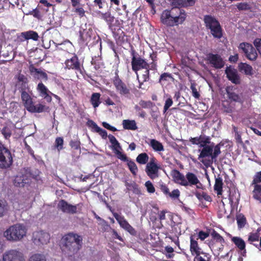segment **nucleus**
<instances>
[{
	"label": "nucleus",
	"instance_id": "obj_37",
	"mask_svg": "<svg viewBox=\"0 0 261 261\" xmlns=\"http://www.w3.org/2000/svg\"><path fill=\"white\" fill-rule=\"evenodd\" d=\"M253 187L252 197L261 203V184L250 185Z\"/></svg>",
	"mask_w": 261,
	"mask_h": 261
},
{
	"label": "nucleus",
	"instance_id": "obj_61",
	"mask_svg": "<svg viewBox=\"0 0 261 261\" xmlns=\"http://www.w3.org/2000/svg\"><path fill=\"white\" fill-rule=\"evenodd\" d=\"M145 186L147 188V191L149 193H153L155 192V188L152 183L148 180L145 184Z\"/></svg>",
	"mask_w": 261,
	"mask_h": 261
},
{
	"label": "nucleus",
	"instance_id": "obj_56",
	"mask_svg": "<svg viewBox=\"0 0 261 261\" xmlns=\"http://www.w3.org/2000/svg\"><path fill=\"white\" fill-rule=\"evenodd\" d=\"M237 7L239 11L250 10L251 8L250 5L246 2L238 3Z\"/></svg>",
	"mask_w": 261,
	"mask_h": 261
},
{
	"label": "nucleus",
	"instance_id": "obj_1",
	"mask_svg": "<svg viewBox=\"0 0 261 261\" xmlns=\"http://www.w3.org/2000/svg\"><path fill=\"white\" fill-rule=\"evenodd\" d=\"M223 145V143L220 142L216 145H214L213 142L210 144H201L202 148L198 149L200 152L198 155V159L206 167H208L215 162L217 158L221 153V147Z\"/></svg>",
	"mask_w": 261,
	"mask_h": 261
},
{
	"label": "nucleus",
	"instance_id": "obj_45",
	"mask_svg": "<svg viewBox=\"0 0 261 261\" xmlns=\"http://www.w3.org/2000/svg\"><path fill=\"white\" fill-rule=\"evenodd\" d=\"M149 159L148 155L145 152H143L139 154L137 156L136 162L139 164L145 165L148 163Z\"/></svg>",
	"mask_w": 261,
	"mask_h": 261
},
{
	"label": "nucleus",
	"instance_id": "obj_60",
	"mask_svg": "<svg viewBox=\"0 0 261 261\" xmlns=\"http://www.w3.org/2000/svg\"><path fill=\"white\" fill-rule=\"evenodd\" d=\"M94 5L97 7L99 9H102L106 4V0H94Z\"/></svg>",
	"mask_w": 261,
	"mask_h": 261
},
{
	"label": "nucleus",
	"instance_id": "obj_16",
	"mask_svg": "<svg viewBox=\"0 0 261 261\" xmlns=\"http://www.w3.org/2000/svg\"><path fill=\"white\" fill-rule=\"evenodd\" d=\"M207 63L215 69H221L224 66L225 62L219 54L209 53L206 55Z\"/></svg>",
	"mask_w": 261,
	"mask_h": 261
},
{
	"label": "nucleus",
	"instance_id": "obj_29",
	"mask_svg": "<svg viewBox=\"0 0 261 261\" xmlns=\"http://www.w3.org/2000/svg\"><path fill=\"white\" fill-rule=\"evenodd\" d=\"M189 141L192 145H197L201 147V144H210L211 138L209 136L205 135H201L199 137H191L189 139Z\"/></svg>",
	"mask_w": 261,
	"mask_h": 261
},
{
	"label": "nucleus",
	"instance_id": "obj_38",
	"mask_svg": "<svg viewBox=\"0 0 261 261\" xmlns=\"http://www.w3.org/2000/svg\"><path fill=\"white\" fill-rule=\"evenodd\" d=\"M261 234V227H258L254 232H251L249 233L248 241L252 244L253 242L258 241Z\"/></svg>",
	"mask_w": 261,
	"mask_h": 261
},
{
	"label": "nucleus",
	"instance_id": "obj_10",
	"mask_svg": "<svg viewBox=\"0 0 261 261\" xmlns=\"http://www.w3.org/2000/svg\"><path fill=\"white\" fill-rule=\"evenodd\" d=\"M13 163V158L10 150L4 145L0 144V169H6Z\"/></svg>",
	"mask_w": 261,
	"mask_h": 261
},
{
	"label": "nucleus",
	"instance_id": "obj_24",
	"mask_svg": "<svg viewBox=\"0 0 261 261\" xmlns=\"http://www.w3.org/2000/svg\"><path fill=\"white\" fill-rule=\"evenodd\" d=\"M160 189L166 197L175 199L178 198L180 196V191L178 189H174L171 192H170L169 189L165 184H160Z\"/></svg>",
	"mask_w": 261,
	"mask_h": 261
},
{
	"label": "nucleus",
	"instance_id": "obj_18",
	"mask_svg": "<svg viewBox=\"0 0 261 261\" xmlns=\"http://www.w3.org/2000/svg\"><path fill=\"white\" fill-rule=\"evenodd\" d=\"M113 215L121 227L129 232L131 235H136L137 231L135 229L129 224L124 216L119 215L117 213H113Z\"/></svg>",
	"mask_w": 261,
	"mask_h": 261
},
{
	"label": "nucleus",
	"instance_id": "obj_25",
	"mask_svg": "<svg viewBox=\"0 0 261 261\" xmlns=\"http://www.w3.org/2000/svg\"><path fill=\"white\" fill-rule=\"evenodd\" d=\"M36 89L40 96L43 97L47 102L51 101L52 98L50 94L53 93L42 82L38 84Z\"/></svg>",
	"mask_w": 261,
	"mask_h": 261
},
{
	"label": "nucleus",
	"instance_id": "obj_23",
	"mask_svg": "<svg viewBox=\"0 0 261 261\" xmlns=\"http://www.w3.org/2000/svg\"><path fill=\"white\" fill-rule=\"evenodd\" d=\"M194 237L195 234H191L190 237V251L191 255L193 256L201 254L202 253L204 252L199 246L197 241L195 240Z\"/></svg>",
	"mask_w": 261,
	"mask_h": 261
},
{
	"label": "nucleus",
	"instance_id": "obj_33",
	"mask_svg": "<svg viewBox=\"0 0 261 261\" xmlns=\"http://www.w3.org/2000/svg\"><path fill=\"white\" fill-rule=\"evenodd\" d=\"M172 5L175 8L188 7L193 6L195 0H171Z\"/></svg>",
	"mask_w": 261,
	"mask_h": 261
},
{
	"label": "nucleus",
	"instance_id": "obj_3",
	"mask_svg": "<svg viewBox=\"0 0 261 261\" xmlns=\"http://www.w3.org/2000/svg\"><path fill=\"white\" fill-rule=\"evenodd\" d=\"M62 240V250L69 256L76 254L82 248L83 237L77 233L69 232L63 237Z\"/></svg>",
	"mask_w": 261,
	"mask_h": 261
},
{
	"label": "nucleus",
	"instance_id": "obj_6",
	"mask_svg": "<svg viewBox=\"0 0 261 261\" xmlns=\"http://www.w3.org/2000/svg\"><path fill=\"white\" fill-rule=\"evenodd\" d=\"M203 21L207 29L214 38L221 39L223 36V29L219 21L211 15L204 16Z\"/></svg>",
	"mask_w": 261,
	"mask_h": 261
},
{
	"label": "nucleus",
	"instance_id": "obj_40",
	"mask_svg": "<svg viewBox=\"0 0 261 261\" xmlns=\"http://www.w3.org/2000/svg\"><path fill=\"white\" fill-rule=\"evenodd\" d=\"M101 94L99 93H93L91 95L90 101L93 107L95 109L97 108L101 103Z\"/></svg>",
	"mask_w": 261,
	"mask_h": 261
},
{
	"label": "nucleus",
	"instance_id": "obj_58",
	"mask_svg": "<svg viewBox=\"0 0 261 261\" xmlns=\"http://www.w3.org/2000/svg\"><path fill=\"white\" fill-rule=\"evenodd\" d=\"M196 86V84L195 83H192L191 84L190 88L192 90V96L194 98L198 99H199L200 95L199 92L197 91Z\"/></svg>",
	"mask_w": 261,
	"mask_h": 261
},
{
	"label": "nucleus",
	"instance_id": "obj_8",
	"mask_svg": "<svg viewBox=\"0 0 261 261\" xmlns=\"http://www.w3.org/2000/svg\"><path fill=\"white\" fill-rule=\"evenodd\" d=\"M112 83L115 88L116 91L121 96L129 98L131 95V88L128 85L126 84L119 77L118 74H116L113 79Z\"/></svg>",
	"mask_w": 261,
	"mask_h": 261
},
{
	"label": "nucleus",
	"instance_id": "obj_47",
	"mask_svg": "<svg viewBox=\"0 0 261 261\" xmlns=\"http://www.w3.org/2000/svg\"><path fill=\"white\" fill-rule=\"evenodd\" d=\"M229 100L224 101L222 103L223 110L226 113H232L234 110V107L232 106Z\"/></svg>",
	"mask_w": 261,
	"mask_h": 261
},
{
	"label": "nucleus",
	"instance_id": "obj_31",
	"mask_svg": "<svg viewBox=\"0 0 261 261\" xmlns=\"http://www.w3.org/2000/svg\"><path fill=\"white\" fill-rule=\"evenodd\" d=\"M231 241L241 251V255L243 256H246V250L245 249L246 244L245 241L242 238L238 237H232Z\"/></svg>",
	"mask_w": 261,
	"mask_h": 261
},
{
	"label": "nucleus",
	"instance_id": "obj_64",
	"mask_svg": "<svg viewBox=\"0 0 261 261\" xmlns=\"http://www.w3.org/2000/svg\"><path fill=\"white\" fill-rule=\"evenodd\" d=\"M210 236V233L208 232H204L202 230H200L199 231L198 233V239H200L201 241L204 240L206 238H207Z\"/></svg>",
	"mask_w": 261,
	"mask_h": 261
},
{
	"label": "nucleus",
	"instance_id": "obj_21",
	"mask_svg": "<svg viewBox=\"0 0 261 261\" xmlns=\"http://www.w3.org/2000/svg\"><path fill=\"white\" fill-rule=\"evenodd\" d=\"M108 138L112 144V149L116 155L117 158L119 159L124 155L125 154L121 151L122 150V147L116 138L112 135H109Z\"/></svg>",
	"mask_w": 261,
	"mask_h": 261
},
{
	"label": "nucleus",
	"instance_id": "obj_22",
	"mask_svg": "<svg viewBox=\"0 0 261 261\" xmlns=\"http://www.w3.org/2000/svg\"><path fill=\"white\" fill-rule=\"evenodd\" d=\"M18 89L19 91L28 90L30 91V87L28 85L29 80L28 77L23 74L18 73L17 76Z\"/></svg>",
	"mask_w": 261,
	"mask_h": 261
},
{
	"label": "nucleus",
	"instance_id": "obj_11",
	"mask_svg": "<svg viewBox=\"0 0 261 261\" xmlns=\"http://www.w3.org/2000/svg\"><path fill=\"white\" fill-rule=\"evenodd\" d=\"M83 206L82 203H78L76 205H72L68 203L66 200L61 199L58 204V208L64 213L74 214L81 211Z\"/></svg>",
	"mask_w": 261,
	"mask_h": 261
},
{
	"label": "nucleus",
	"instance_id": "obj_26",
	"mask_svg": "<svg viewBox=\"0 0 261 261\" xmlns=\"http://www.w3.org/2000/svg\"><path fill=\"white\" fill-rule=\"evenodd\" d=\"M29 71L31 74L35 78L38 80L41 79L46 81L48 80L47 73L40 69L36 68L33 65H31L29 67Z\"/></svg>",
	"mask_w": 261,
	"mask_h": 261
},
{
	"label": "nucleus",
	"instance_id": "obj_2",
	"mask_svg": "<svg viewBox=\"0 0 261 261\" xmlns=\"http://www.w3.org/2000/svg\"><path fill=\"white\" fill-rule=\"evenodd\" d=\"M187 14L180 8H172L164 10L161 16L162 23L167 27H173L182 24L186 20Z\"/></svg>",
	"mask_w": 261,
	"mask_h": 261
},
{
	"label": "nucleus",
	"instance_id": "obj_46",
	"mask_svg": "<svg viewBox=\"0 0 261 261\" xmlns=\"http://www.w3.org/2000/svg\"><path fill=\"white\" fill-rule=\"evenodd\" d=\"M212 255L208 253L204 252L201 254L194 256V261H211Z\"/></svg>",
	"mask_w": 261,
	"mask_h": 261
},
{
	"label": "nucleus",
	"instance_id": "obj_17",
	"mask_svg": "<svg viewBox=\"0 0 261 261\" xmlns=\"http://www.w3.org/2000/svg\"><path fill=\"white\" fill-rule=\"evenodd\" d=\"M239 48L242 50L248 59L251 61H254L256 59L257 53L251 44L247 42L241 43L239 46Z\"/></svg>",
	"mask_w": 261,
	"mask_h": 261
},
{
	"label": "nucleus",
	"instance_id": "obj_5",
	"mask_svg": "<svg viewBox=\"0 0 261 261\" xmlns=\"http://www.w3.org/2000/svg\"><path fill=\"white\" fill-rule=\"evenodd\" d=\"M27 229L22 224H16L10 226L4 232L7 240L17 242L21 240L26 236Z\"/></svg>",
	"mask_w": 261,
	"mask_h": 261
},
{
	"label": "nucleus",
	"instance_id": "obj_55",
	"mask_svg": "<svg viewBox=\"0 0 261 261\" xmlns=\"http://www.w3.org/2000/svg\"><path fill=\"white\" fill-rule=\"evenodd\" d=\"M69 145L74 150H78L81 151V142L79 140H71L69 142Z\"/></svg>",
	"mask_w": 261,
	"mask_h": 261
},
{
	"label": "nucleus",
	"instance_id": "obj_36",
	"mask_svg": "<svg viewBox=\"0 0 261 261\" xmlns=\"http://www.w3.org/2000/svg\"><path fill=\"white\" fill-rule=\"evenodd\" d=\"M238 68L240 72L244 73L246 75H252L253 74L252 66L247 63H240L238 65Z\"/></svg>",
	"mask_w": 261,
	"mask_h": 261
},
{
	"label": "nucleus",
	"instance_id": "obj_13",
	"mask_svg": "<svg viewBox=\"0 0 261 261\" xmlns=\"http://www.w3.org/2000/svg\"><path fill=\"white\" fill-rule=\"evenodd\" d=\"M236 89L233 86H227L226 89V92L228 100L230 102L238 103L242 105L244 102V98L242 93L236 92Z\"/></svg>",
	"mask_w": 261,
	"mask_h": 261
},
{
	"label": "nucleus",
	"instance_id": "obj_9",
	"mask_svg": "<svg viewBox=\"0 0 261 261\" xmlns=\"http://www.w3.org/2000/svg\"><path fill=\"white\" fill-rule=\"evenodd\" d=\"M212 239L208 241V245L212 249L217 252H221L224 248L225 240L215 229L211 233Z\"/></svg>",
	"mask_w": 261,
	"mask_h": 261
},
{
	"label": "nucleus",
	"instance_id": "obj_14",
	"mask_svg": "<svg viewBox=\"0 0 261 261\" xmlns=\"http://www.w3.org/2000/svg\"><path fill=\"white\" fill-rule=\"evenodd\" d=\"M65 65L66 69L73 70L82 73L83 65L81 64L78 57L75 54L70 59L65 60Z\"/></svg>",
	"mask_w": 261,
	"mask_h": 261
},
{
	"label": "nucleus",
	"instance_id": "obj_30",
	"mask_svg": "<svg viewBox=\"0 0 261 261\" xmlns=\"http://www.w3.org/2000/svg\"><path fill=\"white\" fill-rule=\"evenodd\" d=\"M93 33L92 29H81L79 31L80 42L81 43L88 42L91 40V35Z\"/></svg>",
	"mask_w": 261,
	"mask_h": 261
},
{
	"label": "nucleus",
	"instance_id": "obj_52",
	"mask_svg": "<svg viewBox=\"0 0 261 261\" xmlns=\"http://www.w3.org/2000/svg\"><path fill=\"white\" fill-rule=\"evenodd\" d=\"M261 184V170L256 172L253 176L251 185Z\"/></svg>",
	"mask_w": 261,
	"mask_h": 261
},
{
	"label": "nucleus",
	"instance_id": "obj_19",
	"mask_svg": "<svg viewBox=\"0 0 261 261\" xmlns=\"http://www.w3.org/2000/svg\"><path fill=\"white\" fill-rule=\"evenodd\" d=\"M50 240L49 233L43 231H35L33 234L32 240L33 242L38 245L40 244H46Z\"/></svg>",
	"mask_w": 261,
	"mask_h": 261
},
{
	"label": "nucleus",
	"instance_id": "obj_32",
	"mask_svg": "<svg viewBox=\"0 0 261 261\" xmlns=\"http://www.w3.org/2000/svg\"><path fill=\"white\" fill-rule=\"evenodd\" d=\"M170 175L175 183L184 186L185 179V176L184 174L178 170L173 169L171 171Z\"/></svg>",
	"mask_w": 261,
	"mask_h": 261
},
{
	"label": "nucleus",
	"instance_id": "obj_39",
	"mask_svg": "<svg viewBox=\"0 0 261 261\" xmlns=\"http://www.w3.org/2000/svg\"><path fill=\"white\" fill-rule=\"evenodd\" d=\"M149 145L155 151L159 152L164 150V147L162 143L155 139H150Z\"/></svg>",
	"mask_w": 261,
	"mask_h": 261
},
{
	"label": "nucleus",
	"instance_id": "obj_59",
	"mask_svg": "<svg viewBox=\"0 0 261 261\" xmlns=\"http://www.w3.org/2000/svg\"><path fill=\"white\" fill-rule=\"evenodd\" d=\"M173 100L171 98V96H170L165 101V105L163 109V112L165 113L167 110L169 109V108L172 105Z\"/></svg>",
	"mask_w": 261,
	"mask_h": 261
},
{
	"label": "nucleus",
	"instance_id": "obj_41",
	"mask_svg": "<svg viewBox=\"0 0 261 261\" xmlns=\"http://www.w3.org/2000/svg\"><path fill=\"white\" fill-rule=\"evenodd\" d=\"M123 127L125 129L136 130L137 129L136 121L134 120H124L122 121Z\"/></svg>",
	"mask_w": 261,
	"mask_h": 261
},
{
	"label": "nucleus",
	"instance_id": "obj_27",
	"mask_svg": "<svg viewBox=\"0 0 261 261\" xmlns=\"http://www.w3.org/2000/svg\"><path fill=\"white\" fill-rule=\"evenodd\" d=\"M225 72L226 77L229 81L235 84H239L240 83V78L236 69L227 67Z\"/></svg>",
	"mask_w": 261,
	"mask_h": 261
},
{
	"label": "nucleus",
	"instance_id": "obj_35",
	"mask_svg": "<svg viewBox=\"0 0 261 261\" xmlns=\"http://www.w3.org/2000/svg\"><path fill=\"white\" fill-rule=\"evenodd\" d=\"M48 109V107L45 105L39 103L34 105L33 103L29 108H27V110L31 113H42Z\"/></svg>",
	"mask_w": 261,
	"mask_h": 261
},
{
	"label": "nucleus",
	"instance_id": "obj_43",
	"mask_svg": "<svg viewBox=\"0 0 261 261\" xmlns=\"http://www.w3.org/2000/svg\"><path fill=\"white\" fill-rule=\"evenodd\" d=\"M21 36L23 37L25 40L32 39L34 41H37L39 38L38 33L33 31L22 32L21 33Z\"/></svg>",
	"mask_w": 261,
	"mask_h": 261
},
{
	"label": "nucleus",
	"instance_id": "obj_54",
	"mask_svg": "<svg viewBox=\"0 0 261 261\" xmlns=\"http://www.w3.org/2000/svg\"><path fill=\"white\" fill-rule=\"evenodd\" d=\"M174 79L171 73L164 72L162 73L159 79V83H161L162 81H169L170 80H173Z\"/></svg>",
	"mask_w": 261,
	"mask_h": 261
},
{
	"label": "nucleus",
	"instance_id": "obj_49",
	"mask_svg": "<svg viewBox=\"0 0 261 261\" xmlns=\"http://www.w3.org/2000/svg\"><path fill=\"white\" fill-rule=\"evenodd\" d=\"M28 261H46V259L44 254L35 253L30 256Z\"/></svg>",
	"mask_w": 261,
	"mask_h": 261
},
{
	"label": "nucleus",
	"instance_id": "obj_15",
	"mask_svg": "<svg viewBox=\"0 0 261 261\" xmlns=\"http://www.w3.org/2000/svg\"><path fill=\"white\" fill-rule=\"evenodd\" d=\"M160 168V166L157 164L156 158L152 157L146 164L145 172L149 177L153 178L158 176V172Z\"/></svg>",
	"mask_w": 261,
	"mask_h": 261
},
{
	"label": "nucleus",
	"instance_id": "obj_48",
	"mask_svg": "<svg viewBox=\"0 0 261 261\" xmlns=\"http://www.w3.org/2000/svg\"><path fill=\"white\" fill-rule=\"evenodd\" d=\"M237 221L238 227L242 228L245 226L246 224V218L242 214H239L237 216Z\"/></svg>",
	"mask_w": 261,
	"mask_h": 261
},
{
	"label": "nucleus",
	"instance_id": "obj_12",
	"mask_svg": "<svg viewBox=\"0 0 261 261\" xmlns=\"http://www.w3.org/2000/svg\"><path fill=\"white\" fill-rule=\"evenodd\" d=\"M2 261H25L23 253L18 249H10L3 255Z\"/></svg>",
	"mask_w": 261,
	"mask_h": 261
},
{
	"label": "nucleus",
	"instance_id": "obj_28",
	"mask_svg": "<svg viewBox=\"0 0 261 261\" xmlns=\"http://www.w3.org/2000/svg\"><path fill=\"white\" fill-rule=\"evenodd\" d=\"M119 159L123 162H126V165L131 173L134 176L137 175L138 171V168L134 161H133L130 158L127 157L126 154H124L121 158H119Z\"/></svg>",
	"mask_w": 261,
	"mask_h": 261
},
{
	"label": "nucleus",
	"instance_id": "obj_57",
	"mask_svg": "<svg viewBox=\"0 0 261 261\" xmlns=\"http://www.w3.org/2000/svg\"><path fill=\"white\" fill-rule=\"evenodd\" d=\"M74 8L75 9L73 12L78 14L80 18L83 17L85 15V11L82 7H81V5Z\"/></svg>",
	"mask_w": 261,
	"mask_h": 261
},
{
	"label": "nucleus",
	"instance_id": "obj_20",
	"mask_svg": "<svg viewBox=\"0 0 261 261\" xmlns=\"http://www.w3.org/2000/svg\"><path fill=\"white\" fill-rule=\"evenodd\" d=\"M201 184L197 176L193 173L188 172L186 176L184 182V187H193L196 186V188L200 189Z\"/></svg>",
	"mask_w": 261,
	"mask_h": 261
},
{
	"label": "nucleus",
	"instance_id": "obj_51",
	"mask_svg": "<svg viewBox=\"0 0 261 261\" xmlns=\"http://www.w3.org/2000/svg\"><path fill=\"white\" fill-rule=\"evenodd\" d=\"M128 186L130 189L133 191V192L138 195H140L142 194L141 191L138 186L135 182H133L130 184H128Z\"/></svg>",
	"mask_w": 261,
	"mask_h": 261
},
{
	"label": "nucleus",
	"instance_id": "obj_34",
	"mask_svg": "<svg viewBox=\"0 0 261 261\" xmlns=\"http://www.w3.org/2000/svg\"><path fill=\"white\" fill-rule=\"evenodd\" d=\"M28 90L19 91L21 93V98L25 108L27 109L33 103V99L28 93Z\"/></svg>",
	"mask_w": 261,
	"mask_h": 261
},
{
	"label": "nucleus",
	"instance_id": "obj_44",
	"mask_svg": "<svg viewBox=\"0 0 261 261\" xmlns=\"http://www.w3.org/2000/svg\"><path fill=\"white\" fill-rule=\"evenodd\" d=\"M145 69V70L143 72L141 76L143 81H140L139 79L138 80L139 84L138 86L139 89H143L142 85H143L144 83L149 81L150 79V71L149 70V67L147 69Z\"/></svg>",
	"mask_w": 261,
	"mask_h": 261
},
{
	"label": "nucleus",
	"instance_id": "obj_50",
	"mask_svg": "<svg viewBox=\"0 0 261 261\" xmlns=\"http://www.w3.org/2000/svg\"><path fill=\"white\" fill-rule=\"evenodd\" d=\"M8 211V204L7 202L0 199V217H3Z\"/></svg>",
	"mask_w": 261,
	"mask_h": 261
},
{
	"label": "nucleus",
	"instance_id": "obj_4",
	"mask_svg": "<svg viewBox=\"0 0 261 261\" xmlns=\"http://www.w3.org/2000/svg\"><path fill=\"white\" fill-rule=\"evenodd\" d=\"M99 14L101 19L105 21L108 25L109 28L112 31L114 37L116 39H119L121 37L124 36L123 31L119 28L116 30L115 27H119L122 24L123 21H119L117 19H115L110 11L105 13H102L100 11L98 13Z\"/></svg>",
	"mask_w": 261,
	"mask_h": 261
},
{
	"label": "nucleus",
	"instance_id": "obj_53",
	"mask_svg": "<svg viewBox=\"0 0 261 261\" xmlns=\"http://www.w3.org/2000/svg\"><path fill=\"white\" fill-rule=\"evenodd\" d=\"M64 140L62 137H57L55 140V146L59 151L63 148Z\"/></svg>",
	"mask_w": 261,
	"mask_h": 261
},
{
	"label": "nucleus",
	"instance_id": "obj_62",
	"mask_svg": "<svg viewBox=\"0 0 261 261\" xmlns=\"http://www.w3.org/2000/svg\"><path fill=\"white\" fill-rule=\"evenodd\" d=\"M2 133L6 139H9L12 134L11 130L7 127H4L3 128Z\"/></svg>",
	"mask_w": 261,
	"mask_h": 261
},
{
	"label": "nucleus",
	"instance_id": "obj_42",
	"mask_svg": "<svg viewBox=\"0 0 261 261\" xmlns=\"http://www.w3.org/2000/svg\"><path fill=\"white\" fill-rule=\"evenodd\" d=\"M223 185V180L221 177H218L215 179L214 188V190L216 192L217 195H221L222 194Z\"/></svg>",
	"mask_w": 261,
	"mask_h": 261
},
{
	"label": "nucleus",
	"instance_id": "obj_7",
	"mask_svg": "<svg viewBox=\"0 0 261 261\" xmlns=\"http://www.w3.org/2000/svg\"><path fill=\"white\" fill-rule=\"evenodd\" d=\"M130 55L132 56V68L133 71L136 74L137 79L138 80V71L143 68L147 69L148 67L149 63L145 59L139 56L134 48L131 49Z\"/></svg>",
	"mask_w": 261,
	"mask_h": 261
},
{
	"label": "nucleus",
	"instance_id": "obj_63",
	"mask_svg": "<svg viewBox=\"0 0 261 261\" xmlns=\"http://www.w3.org/2000/svg\"><path fill=\"white\" fill-rule=\"evenodd\" d=\"M87 124L88 127H91L95 132H96L97 129L99 127L97 124L92 120H88L87 122Z\"/></svg>",
	"mask_w": 261,
	"mask_h": 261
}]
</instances>
